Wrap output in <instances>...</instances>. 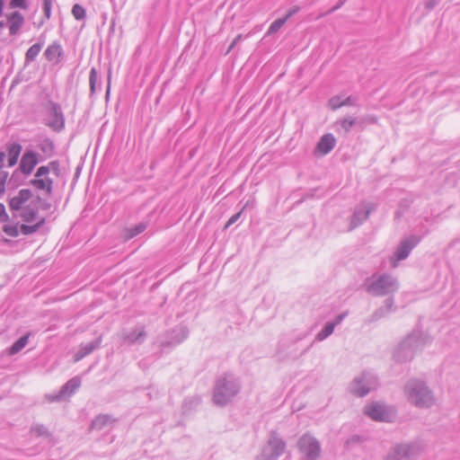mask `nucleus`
Segmentation results:
<instances>
[{"label":"nucleus","instance_id":"bb28decb","mask_svg":"<svg viewBox=\"0 0 460 460\" xmlns=\"http://www.w3.org/2000/svg\"><path fill=\"white\" fill-rule=\"evenodd\" d=\"M23 222L31 223L39 218V208L31 206H25L18 215Z\"/></svg>","mask_w":460,"mask_h":460},{"label":"nucleus","instance_id":"864d4df0","mask_svg":"<svg viewBox=\"0 0 460 460\" xmlns=\"http://www.w3.org/2000/svg\"><path fill=\"white\" fill-rule=\"evenodd\" d=\"M243 35L238 34L232 41L226 54H228L235 47V45L242 40Z\"/></svg>","mask_w":460,"mask_h":460},{"label":"nucleus","instance_id":"a18cd8bd","mask_svg":"<svg viewBox=\"0 0 460 460\" xmlns=\"http://www.w3.org/2000/svg\"><path fill=\"white\" fill-rule=\"evenodd\" d=\"M49 166L56 176L58 177L60 175V164L58 160L49 162Z\"/></svg>","mask_w":460,"mask_h":460},{"label":"nucleus","instance_id":"7ed1b4c3","mask_svg":"<svg viewBox=\"0 0 460 460\" xmlns=\"http://www.w3.org/2000/svg\"><path fill=\"white\" fill-rule=\"evenodd\" d=\"M362 287L373 296L389 297L394 296L400 285L397 279L389 273H375L364 280Z\"/></svg>","mask_w":460,"mask_h":460},{"label":"nucleus","instance_id":"2f4dec72","mask_svg":"<svg viewBox=\"0 0 460 460\" xmlns=\"http://www.w3.org/2000/svg\"><path fill=\"white\" fill-rule=\"evenodd\" d=\"M29 337H30V333H26L25 335L20 337L8 349V354L14 355V354L18 353L19 351H21L27 345Z\"/></svg>","mask_w":460,"mask_h":460},{"label":"nucleus","instance_id":"4c0bfd02","mask_svg":"<svg viewBox=\"0 0 460 460\" xmlns=\"http://www.w3.org/2000/svg\"><path fill=\"white\" fill-rule=\"evenodd\" d=\"M147 224L141 222L128 230L129 237L133 238L146 229Z\"/></svg>","mask_w":460,"mask_h":460},{"label":"nucleus","instance_id":"0e129e2a","mask_svg":"<svg viewBox=\"0 0 460 460\" xmlns=\"http://www.w3.org/2000/svg\"><path fill=\"white\" fill-rule=\"evenodd\" d=\"M110 92H111V74H109V76H108V85H107V90H106V94H105L107 99L110 96Z\"/></svg>","mask_w":460,"mask_h":460},{"label":"nucleus","instance_id":"338daca9","mask_svg":"<svg viewBox=\"0 0 460 460\" xmlns=\"http://www.w3.org/2000/svg\"><path fill=\"white\" fill-rule=\"evenodd\" d=\"M51 0H43V4H50Z\"/></svg>","mask_w":460,"mask_h":460},{"label":"nucleus","instance_id":"603ef678","mask_svg":"<svg viewBox=\"0 0 460 460\" xmlns=\"http://www.w3.org/2000/svg\"><path fill=\"white\" fill-rule=\"evenodd\" d=\"M347 314H348V313H346V312L341 313V314H338L332 322H330V323L332 324H333L334 327H336L344 320V318L347 316Z\"/></svg>","mask_w":460,"mask_h":460},{"label":"nucleus","instance_id":"cd10ccee","mask_svg":"<svg viewBox=\"0 0 460 460\" xmlns=\"http://www.w3.org/2000/svg\"><path fill=\"white\" fill-rule=\"evenodd\" d=\"M114 421L111 415L109 414H99L91 422V428L93 429H102L111 422Z\"/></svg>","mask_w":460,"mask_h":460},{"label":"nucleus","instance_id":"c756f323","mask_svg":"<svg viewBox=\"0 0 460 460\" xmlns=\"http://www.w3.org/2000/svg\"><path fill=\"white\" fill-rule=\"evenodd\" d=\"M90 96L95 94L97 90H101L102 83L95 67H92L89 75Z\"/></svg>","mask_w":460,"mask_h":460},{"label":"nucleus","instance_id":"13d9d810","mask_svg":"<svg viewBox=\"0 0 460 460\" xmlns=\"http://www.w3.org/2000/svg\"><path fill=\"white\" fill-rule=\"evenodd\" d=\"M52 207V204L44 199L43 202L41 203V205L40 206V208H38L39 209L42 210V211H47V210H49Z\"/></svg>","mask_w":460,"mask_h":460},{"label":"nucleus","instance_id":"1a4fd4ad","mask_svg":"<svg viewBox=\"0 0 460 460\" xmlns=\"http://www.w3.org/2000/svg\"><path fill=\"white\" fill-rule=\"evenodd\" d=\"M296 448L302 460H318L322 453L319 440L310 432L303 434L296 441Z\"/></svg>","mask_w":460,"mask_h":460},{"label":"nucleus","instance_id":"69168bd1","mask_svg":"<svg viewBox=\"0 0 460 460\" xmlns=\"http://www.w3.org/2000/svg\"><path fill=\"white\" fill-rule=\"evenodd\" d=\"M5 27V22L4 21H0V29H3Z\"/></svg>","mask_w":460,"mask_h":460},{"label":"nucleus","instance_id":"423d86ee","mask_svg":"<svg viewBox=\"0 0 460 460\" xmlns=\"http://www.w3.org/2000/svg\"><path fill=\"white\" fill-rule=\"evenodd\" d=\"M287 444L282 439L277 430H270L266 445L261 448L256 460H278L286 450Z\"/></svg>","mask_w":460,"mask_h":460},{"label":"nucleus","instance_id":"a878e982","mask_svg":"<svg viewBox=\"0 0 460 460\" xmlns=\"http://www.w3.org/2000/svg\"><path fill=\"white\" fill-rule=\"evenodd\" d=\"M201 399L199 396L188 397L183 401L181 411L183 415H188L199 407Z\"/></svg>","mask_w":460,"mask_h":460},{"label":"nucleus","instance_id":"c85d7f7f","mask_svg":"<svg viewBox=\"0 0 460 460\" xmlns=\"http://www.w3.org/2000/svg\"><path fill=\"white\" fill-rule=\"evenodd\" d=\"M38 148L45 155L46 158H49L55 154V144L49 137L40 140Z\"/></svg>","mask_w":460,"mask_h":460},{"label":"nucleus","instance_id":"8fccbe9b","mask_svg":"<svg viewBox=\"0 0 460 460\" xmlns=\"http://www.w3.org/2000/svg\"><path fill=\"white\" fill-rule=\"evenodd\" d=\"M440 2V0H429L425 3V10L430 12L433 10Z\"/></svg>","mask_w":460,"mask_h":460},{"label":"nucleus","instance_id":"5701e85b","mask_svg":"<svg viewBox=\"0 0 460 460\" xmlns=\"http://www.w3.org/2000/svg\"><path fill=\"white\" fill-rule=\"evenodd\" d=\"M335 137L332 134L327 133L323 135L316 145L315 151L320 152L322 155L329 154L335 146Z\"/></svg>","mask_w":460,"mask_h":460},{"label":"nucleus","instance_id":"aec40b11","mask_svg":"<svg viewBox=\"0 0 460 460\" xmlns=\"http://www.w3.org/2000/svg\"><path fill=\"white\" fill-rule=\"evenodd\" d=\"M394 306V296H389L385 300V305L380 306L374 311V313L366 320L367 323H375L381 318H384L388 315V314L392 311Z\"/></svg>","mask_w":460,"mask_h":460},{"label":"nucleus","instance_id":"e2e57ef3","mask_svg":"<svg viewBox=\"0 0 460 460\" xmlns=\"http://www.w3.org/2000/svg\"><path fill=\"white\" fill-rule=\"evenodd\" d=\"M43 199L40 196V195H37L33 200V203L34 205H39V207L41 205V203L43 202Z\"/></svg>","mask_w":460,"mask_h":460},{"label":"nucleus","instance_id":"a19ab883","mask_svg":"<svg viewBox=\"0 0 460 460\" xmlns=\"http://www.w3.org/2000/svg\"><path fill=\"white\" fill-rule=\"evenodd\" d=\"M49 172H50V167L49 166V164L41 165L37 169L34 176L36 178L46 177V176H49Z\"/></svg>","mask_w":460,"mask_h":460},{"label":"nucleus","instance_id":"f8f14e48","mask_svg":"<svg viewBox=\"0 0 460 460\" xmlns=\"http://www.w3.org/2000/svg\"><path fill=\"white\" fill-rule=\"evenodd\" d=\"M375 384L376 377L370 373L363 372L361 376L353 379L350 392L358 397H364L368 394Z\"/></svg>","mask_w":460,"mask_h":460},{"label":"nucleus","instance_id":"b1692460","mask_svg":"<svg viewBox=\"0 0 460 460\" xmlns=\"http://www.w3.org/2000/svg\"><path fill=\"white\" fill-rule=\"evenodd\" d=\"M5 148L8 154V166H14L19 159L21 152L22 150V146L18 142H8L5 145Z\"/></svg>","mask_w":460,"mask_h":460},{"label":"nucleus","instance_id":"2eb2a0df","mask_svg":"<svg viewBox=\"0 0 460 460\" xmlns=\"http://www.w3.org/2000/svg\"><path fill=\"white\" fill-rule=\"evenodd\" d=\"M146 337V328L142 324L137 325L132 331H123L119 335L122 343L128 346L141 345Z\"/></svg>","mask_w":460,"mask_h":460},{"label":"nucleus","instance_id":"37998d69","mask_svg":"<svg viewBox=\"0 0 460 460\" xmlns=\"http://www.w3.org/2000/svg\"><path fill=\"white\" fill-rule=\"evenodd\" d=\"M11 8H21V9H27L28 4L26 0H11L9 4Z\"/></svg>","mask_w":460,"mask_h":460},{"label":"nucleus","instance_id":"a211bd4d","mask_svg":"<svg viewBox=\"0 0 460 460\" xmlns=\"http://www.w3.org/2000/svg\"><path fill=\"white\" fill-rule=\"evenodd\" d=\"M189 336V330L185 326H179L173 329L171 332L168 333V339L161 341V347H174L183 341H185Z\"/></svg>","mask_w":460,"mask_h":460},{"label":"nucleus","instance_id":"09e8293b","mask_svg":"<svg viewBox=\"0 0 460 460\" xmlns=\"http://www.w3.org/2000/svg\"><path fill=\"white\" fill-rule=\"evenodd\" d=\"M243 214V211L240 210L239 212L234 214L229 219L228 221L226 222V226H225V228H228L230 226L234 225L235 222H237L239 220V218L241 217Z\"/></svg>","mask_w":460,"mask_h":460},{"label":"nucleus","instance_id":"6e6552de","mask_svg":"<svg viewBox=\"0 0 460 460\" xmlns=\"http://www.w3.org/2000/svg\"><path fill=\"white\" fill-rule=\"evenodd\" d=\"M377 121V117L372 114L358 118L348 115L336 120L335 125L338 127V131L341 130L344 134H348L353 128H356L358 131H363L367 126L376 124Z\"/></svg>","mask_w":460,"mask_h":460},{"label":"nucleus","instance_id":"bf43d9fd","mask_svg":"<svg viewBox=\"0 0 460 460\" xmlns=\"http://www.w3.org/2000/svg\"><path fill=\"white\" fill-rule=\"evenodd\" d=\"M37 222L34 224L35 226H39V230L46 224L47 219L44 217H41L36 219Z\"/></svg>","mask_w":460,"mask_h":460},{"label":"nucleus","instance_id":"e433bc0d","mask_svg":"<svg viewBox=\"0 0 460 460\" xmlns=\"http://www.w3.org/2000/svg\"><path fill=\"white\" fill-rule=\"evenodd\" d=\"M72 14L75 20L81 21L85 18L86 12L84 6L79 4H75L72 8Z\"/></svg>","mask_w":460,"mask_h":460},{"label":"nucleus","instance_id":"4be33fe9","mask_svg":"<svg viewBox=\"0 0 460 460\" xmlns=\"http://www.w3.org/2000/svg\"><path fill=\"white\" fill-rule=\"evenodd\" d=\"M102 336H99L94 341H92L91 342H88L86 344H81L79 347V349L76 351V353L74 355V361L77 362L81 359H83L84 357L88 356L92 352H93L95 349L100 348L102 343Z\"/></svg>","mask_w":460,"mask_h":460},{"label":"nucleus","instance_id":"ddd939ff","mask_svg":"<svg viewBox=\"0 0 460 460\" xmlns=\"http://www.w3.org/2000/svg\"><path fill=\"white\" fill-rule=\"evenodd\" d=\"M81 385V378L75 376L63 385L56 394H47L46 399L49 402H61L71 397Z\"/></svg>","mask_w":460,"mask_h":460},{"label":"nucleus","instance_id":"f704fd0d","mask_svg":"<svg viewBox=\"0 0 460 460\" xmlns=\"http://www.w3.org/2000/svg\"><path fill=\"white\" fill-rule=\"evenodd\" d=\"M366 438L359 435H352L347 438L345 442V448L348 450L353 449L356 446L360 445Z\"/></svg>","mask_w":460,"mask_h":460},{"label":"nucleus","instance_id":"ea45409f","mask_svg":"<svg viewBox=\"0 0 460 460\" xmlns=\"http://www.w3.org/2000/svg\"><path fill=\"white\" fill-rule=\"evenodd\" d=\"M29 185L34 187L38 190L45 191L46 185L44 183V177H39V178L35 177L34 179H31L29 181Z\"/></svg>","mask_w":460,"mask_h":460},{"label":"nucleus","instance_id":"58836bf2","mask_svg":"<svg viewBox=\"0 0 460 460\" xmlns=\"http://www.w3.org/2000/svg\"><path fill=\"white\" fill-rule=\"evenodd\" d=\"M343 100H341V97L339 95L332 96L329 100V106L332 111H336L341 107H343Z\"/></svg>","mask_w":460,"mask_h":460},{"label":"nucleus","instance_id":"473e14b6","mask_svg":"<svg viewBox=\"0 0 460 460\" xmlns=\"http://www.w3.org/2000/svg\"><path fill=\"white\" fill-rule=\"evenodd\" d=\"M30 432L35 434L37 437L50 438L52 436L47 427L40 423L32 424L30 428Z\"/></svg>","mask_w":460,"mask_h":460},{"label":"nucleus","instance_id":"680f3d73","mask_svg":"<svg viewBox=\"0 0 460 460\" xmlns=\"http://www.w3.org/2000/svg\"><path fill=\"white\" fill-rule=\"evenodd\" d=\"M5 156H6L5 152L0 151V170L4 166V161Z\"/></svg>","mask_w":460,"mask_h":460},{"label":"nucleus","instance_id":"4d7b16f0","mask_svg":"<svg viewBox=\"0 0 460 460\" xmlns=\"http://www.w3.org/2000/svg\"><path fill=\"white\" fill-rule=\"evenodd\" d=\"M51 5H52L51 3L50 4H43V11H44V14L47 19H49L51 16Z\"/></svg>","mask_w":460,"mask_h":460},{"label":"nucleus","instance_id":"052dcab7","mask_svg":"<svg viewBox=\"0 0 460 460\" xmlns=\"http://www.w3.org/2000/svg\"><path fill=\"white\" fill-rule=\"evenodd\" d=\"M254 207V201L253 200H247L246 203L244 204V206L242 208V211L243 212V210L247 208H253Z\"/></svg>","mask_w":460,"mask_h":460},{"label":"nucleus","instance_id":"f257e3e1","mask_svg":"<svg viewBox=\"0 0 460 460\" xmlns=\"http://www.w3.org/2000/svg\"><path fill=\"white\" fill-rule=\"evenodd\" d=\"M241 381L234 374L226 372L215 381L212 402L215 405L225 407L240 393Z\"/></svg>","mask_w":460,"mask_h":460},{"label":"nucleus","instance_id":"7c9ffc66","mask_svg":"<svg viewBox=\"0 0 460 460\" xmlns=\"http://www.w3.org/2000/svg\"><path fill=\"white\" fill-rule=\"evenodd\" d=\"M44 42H37L31 46L25 53V65H29L31 62H33L39 53L40 52Z\"/></svg>","mask_w":460,"mask_h":460},{"label":"nucleus","instance_id":"c9c22d12","mask_svg":"<svg viewBox=\"0 0 460 460\" xmlns=\"http://www.w3.org/2000/svg\"><path fill=\"white\" fill-rule=\"evenodd\" d=\"M288 22V17H282L275 20L268 29L267 35L275 34Z\"/></svg>","mask_w":460,"mask_h":460},{"label":"nucleus","instance_id":"dca6fc26","mask_svg":"<svg viewBox=\"0 0 460 460\" xmlns=\"http://www.w3.org/2000/svg\"><path fill=\"white\" fill-rule=\"evenodd\" d=\"M39 231V226L35 225L21 224L15 222L6 224L3 226V232L10 237H18L20 233L23 235H31Z\"/></svg>","mask_w":460,"mask_h":460},{"label":"nucleus","instance_id":"393cba45","mask_svg":"<svg viewBox=\"0 0 460 460\" xmlns=\"http://www.w3.org/2000/svg\"><path fill=\"white\" fill-rule=\"evenodd\" d=\"M7 20L9 22V34L12 36L16 35L24 23L23 15L20 12L15 11L8 15Z\"/></svg>","mask_w":460,"mask_h":460},{"label":"nucleus","instance_id":"6ab92c4d","mask_svg":"<svg viewBox=\"0 0 460 460\" xmlns=\"http://www.w3.org/2000/svg\"><path fill=\"white\" fill-rule=\"evenodd\" d=\"M374 208L373 204L362 205L357 208L351 217L349 230H353L365 222Z\"/></svg>","mask_w":460,"mask_h":460},{"label":"nucleus","instance_id":"3c124183","mask_svg":"<svg viewBox=\"0 0 460 460\" xmlns=\"http://www.w3.org/2000/svg\"><path fill=\"white\" fill-rule=\"evenodd\" d=\"M343 106H356L357 105V98L349 95L346 99L342 101Z\"/></svg>","mask_w":460,"mask_h":460},{"label":"nucleus","instance_id":"f03ea898","mask_svg":"<svg viewBox=\"0 0 460 460\" xmlns=\"http://www.w3.org/2000/svg\"><path fill=\"white\" fill-rule=\"evenodd\" d=\"M429 342V337L420 329L410 332L394 349L393 357L395 361L403 363L413 359L415 353Z\"/></svg>","mask_w":460,"mask_h":460},{"label":"nucleus","instance_id":"4468645a","mask_svg":"<svg viewBox=\"0 0 460 460\" xmlns=\"http://www.w3.org/2000/svg\"><path fill=\"white\" fill-rule=\"evenodd\" d=\"M33 197V193L30 189H22L18 191V194L8 199V206L12 212V218L16 219L18 217V212L24 208V204Z\"/></svg>","mask_w":460,"mask_h":460},{"label":"nucleus","instance_id":"5fc2aeb1","mask_svg":"<svg viewBox=\"0 0 460 460\" xmlns=\"http://www.w3.org/2000/svg\"><path fill=\"white\" fill-rule=\"evenodd\" d=\"M243 35L238 34L232 41L226 54H228L235 47V45L242 40Z\"/></svg>","mask_w":460,"mask_h":460},{"label":"nucleus","instance_id":"79ce46f5","mask_svg":"<svg viewBox=\"0 0 460 460\" xmlns=\"http://www.w3.org/2000/svg\"><path fill=\"white\" fill-rule=\"evenodd\" d=\"M44 183L46 185L45 192L47 195L50 196L53 193L54 181L50 177L46 176L44 177Z\"/></svg>","mask_w":460,"mask_h":460},{"label":"nucleus","instance_id":"de8ad7c7","mask_svg":"<svg viewBox=\"0 0 460 460\" xmlns=\"http://www.w3.org/2000/svg\"><path fill=\"white\" fill-rule=\"evenodd\" d=\"M345 2L346 0H339V2L332 8L328 10L326 13L319 15V17L321 18L334 13L335 11L339 10L345 4Z\"/></svg>","mask_w":460,"mask_h":460},{"label":"nucleus","instance_id":"49530a36","mask_svg":"<svg viewBox=\"0 0 460 460\" xmlns=\"http://www.w3.org/2000/svg\"><path fill=\"white\" fill-rule=\"evenodd\" d=\"M10 217L6 212L5 207L3 203H0V223L8 222Z\"/></svg>","mask_w":460,"mask_h":460},{"label":"nucleus","instance_id":"c03bdc74","mask_svg":"<svg viewBox=\"0 0 460 460\" xmlns=\"http://www.w3.org/2000/svg\"><path fill=\"white\" fill-rule=\"evenodd\" d=\"M8 172H2L0 175V196L5 192V182L8 178Z\"/></svg>","mask_w":460,"mask_h":460},{"label":"nucleus","instance_id":"0eeeda50","mask_svg":"<svg viewBox=\"0 0 460 460\" xmlns=\"http://www.w3.org/2000/svg\"><path fill=\"white\" fill-rule=\"evenodd\" d=\"M364 414L375 421L391 423L396 419L394 407L379 402H373L364 407Z\"/></svg>","mask_w":460,"mask_h":460},{"label":"nucleus","instance_id":"9d476101","mask_svg":"<svg viewBox=\"0 0 460 460\" xmlns=\"http://www.w3.org/2000/svg\"><path fill=\"white\" fill-rule=\"evenodd\" d=\"M43 107L49 118L44 124L55 132H61L65 128L66 119L60 104L49 100Z\"/></svg>","mask_w":460,"mask_h":460},{"label":"nucleus","instance_id":"412c9836","mask_svg":"<svg viewBox=\"0 0 460 460\" xmlns=\"http://www.w3.org/2000/svg\"><path fill=\"white\" fill-rule=\"evenodd\" d=\"M45 58L55 64H59L65 56L64 49L58 41H53L44 51Z\"/></svg>","mask_w":460,"mask_h":460},{"label":"nucleus","instance_id":"72a5a7b5","mask_svg":"<svg viewBox=\"0 0 460 460\" xmlns=\"http://www.w3.org/2000/svg\"><path fill=\"white\" fill-rule=\"evenodd\" d=\"M334 326L331 323H327L324 327L316 334L315 340L322 341L328 338L334 331Z\"/></svg>","mask_w":460,"mask_h":460},{"label":"nucleus","instance_id":"39448f33","mask_svg":"<svg viewBox=\"0 0 460 460\" xmlns=\"http://www.w3.org/2000/svg\"><path fill=\"white\" fill-rule=\"evenodd\" d=\"M424 448L425 446L420 440L397 443L390 448L385 460H416Z\"/></svg>","mask_w":460,"mask_h":460},{"label":"nucleus","instance_id":"9b49d317","mask_svg":"<svg viewBox=\"0 0 460 460\" xmlns=\"http://www.w3.org/2000/svg\"><path fill=\"white\" fill-rule=\"evenodd\" d=\"M420 240L421 238L415 234L402 239L390 259L392 266L396 267L398 261L407 259L411 252L419 244Z\"/></svg>","mask_w":460,"mask_h":460},{"label":"nucleus","instance_id":"20e7f679","mask_svg":"<svg viewBox=\"0 0 460 460\" xmlns=\"http://www.w3.org/2000/svg\"><path fill=\"white\" fill-rule=\"evenodd\" d=\"M404 391L408 401L418 408L428 409L435 404V396L423 381L409 380L405 385Z\"/></svg>","mask_w":460,"mask_h":460},{"label":"nucleus","instance_id":"6e6d98bb","mask_svg":"<svg viewBox=\"0 0 460 460\" xmlns=\"http://www.w3.org/2000/svg\"><path fill=\"white\" fill-rule=\"evenodd\" d=\"M300 11V7L298 5H295L288 10L287 14L284 17H288V20L291 18L293 15L296 14Z\"/></svg>","mask_w":460,"mask_h":460},{"label":"nucleus","instance_id":"f3484780","mask_svg":"<svg viewBox=\"0 0 460 460\" xmlns=\"http://www.w3.org/2000/svg\"><path fill=\"white\" fill-rule=\"evenodd\" d=\"M39 155L32 150H26L21 159L19 169L24 175H29L32 172L35 166L40 163L38 158Z\"/></svg>","mask_w":460,"mask_h":460}]
</instances>
